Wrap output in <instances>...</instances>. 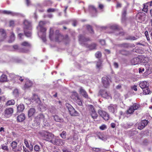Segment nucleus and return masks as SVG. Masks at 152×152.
<instances>
[{
  "label": "nucleus",
  "instance_id": "nucleus-1",
  "mask_svg": "<svg viewBox=\"0 0 152 152\" xmlns=\"http://www.w3.org/2000/svg\"><path fill=\"white\" fill-rule=\"evenodd\" d=\"M79 40L81 44L86 48H88L90 50H92L96 49V45L95 43H92L90 45H88L86 42L90 41L88 37H85L82 35H80L79 37Z\"/></svg>",
  "mask_w": 152,
  "mask_h": 152
},
{
  "label": "nucleus",
  "instance_id": "nucleus-2",
  "mask_svg": "<svg viewBox=\"0 0 152 152\" xmlns=\"http://www.w3.org/2000/svg\"><path fill=\"white\" fill-rule=\"evenodd\" d=\"M39 134L44 140L49 142H50L53 135L52 133L46 131H42L39 133Z\"/></svg>",
  "mask_w": 152,
  "mask_h": 152
},
{
  "label": "nucleus",
  "instance_id": "nucleus-3",
  "mask_svg": "<svg viewBox=\"0 0 152 152\" xmlns=\"http://www.w3.org/2000/svg\"><path fill=\"white\" fill-rule=\"evenodd\" d=\"M69 39L68 36L66 35L64 37L61 34L58 30L56 31L55 40L56 42H60L64 40H68Z\"/></svg>",
  "mask_w": 152,
  "mask_h": 152
},
{
  "label": "nucleus",
  "instance_id": "nucleus-4",
  "mask_svg": "<svg viewBox=\"0 0 152 152\" xmlns=\"http://www.w3.org/2000/svg\"><path fill=\"white\" fill-rule=\"evenodd\" d=\"M49 142L54 145L59 146H62L65 143L64 140L60 139L58 137L55 136L54 134Z\"/></svg>",
  "mask_w": 152,
  "mask_h": 152
},
{
  "label": "nucleus",
  "instance_id": "nucleus-5",
  "mask_svg": "<svg viewBox=\"0 0 152 152\" xmlns=\"http://www.w3.org/2000/svg\"><path fill=\"white\" fill-rule=\"evenodd\" d=\"M71 98L79 105H82V102L79 97L78 93L76 92L73 91L72 93Z\"/></svg>",
  "mask_w": 152,
  "mask_h": 152
},
{
  "label": "nucleus",
  "instance_id": "nucleus-6",
  "mask_svg": "<svg viewBox=\"0 0 152 152\" xmlns=\"http://www.w3.org/2000/svg\"><path fill=\"white\" fill-rule=\"evenodd\" d=\"M99 94L102 97L107 99H109L110 96V93L105 89H100L99 91Z\"/></svg>",
  "mask_w": 152,
  "mask_h": 152
},
{
  "label": "nucleus",
  "instance_id": "nucleus-7",
  "mask_svg": "<svg viewBox=\"0 0 152 152\" xmlns=\"http://www.w3.org/2000/svg\"><path fill=\"white\" fill-rule=\"evenodd\" d=\"M102 81L104 86L106 88H108L110 86V79L107 76L102 77Z\"/></svg>",
  "mask_w": 152,
  "mask_h": 152
},
{
  "label": "nucleus",
  "instance_id": "nucleus-8",
  "mask_svg": "<svg viewBox=\"0 0 152 152\" xmlns=\"http://www.w3.org/2000/svg\"><path fill=\"white\" fill-rule=\"evenodd\" d=\"M146 15L143 12H139L136 15V18L138 22H142L145 20Z\"/></svg>",
  "mask_w": 152,
  "mask_h": 152
},
{
  "label": "nucleus",
  "instance_id": "nucleus-9",
  "mask_svg": "<svg viewBox=\"0 0 152 152\" xmlns=\"http://www.w3.org/2000/svg\"><path fill=\"white\" fill-rule=\"evenodd\" d=\"M98 113L100 116L102 117L104 120L107 121L109 119V115L106 112L101 110H99Z\"/></svg>",
  "mask_w": 152,
  "mask_h": 152
},
{
  "label": "nucleus",
  "instance_id": "nucleus-10",
  "mask_svg": "<svg viewBox=\"0 0 152 152\" xmlns=\"http://www.w3.org/2000/svg\"><path fill=\"white\" fill-rule=\"evenodd\" d=\"M18 143L15 141H12L11 143V145L12 148V150L15 151H18L22 150L21 146H17Z\"/></svg>",
  "mask_w": 152,
  "mask_h": 152
},
{
  "label": "nucleus",
  "instance_id": "nucleus-11",
  "mask_svg": "<svg viewBox=\"0 0 152 152\" xmlns=\"http://www.w3.org/2000/svg\"><path fill=\"white\" fill-rule=\"evenodd\" d=\"M148 122V121L146 120L142 121L138 124L137 128L139 129L142 130L147 125Z\"/></svg>",
  "mask_w": 152,
  "mask_h": 152
},
{
  "label": "nucleus",
  "instance_id": "nucleus-12",
  "mask_svg": "<svg viewBox=\"0 0 152 152\" xmlns=\"http://www.w3.org/2000/svg\"><path fill=\"white\" fill-rule=\"evenodd\" d=\"M13 112V108L10 107L6 108L4 111V115L7 117L11 116Z\"/></svg>",
  "mask_w": 152,
  "mask_h": 152
},
{
  "label": "nucleus",
  "instance_id": "nucleus-13",
  "mask_svg": "<svg viewBox=\"0 0 152 152\" xmlns=\"http://www.w3.org/2000/svg\"><path fill=\"white\" fill-rule=\"evenodd\" d=\"M23 24L25 26L24 28L25 29H32L31 23L27 20H25L23 22Z\"/></svg>",
  "mask_w": 152,
  "mask_h": 152
},
{
  "label": "nucleus",
  "instance_id": "nucleus-14",
  "mask_svg": "<svg viewBox=\"0 0 152 152\" xmlns=\"http://www.w3.org/2000/svg\"><path fill=\"white\" fill-rule=\"evenodd\" d=\"M117 106L116 104H111L108 107V109L109 111L114 113L115 110H117Z\"/></svg>",
  "mask_w": 152,
  "mask_h": 152
},
{
  "label": "nucleus",
  "instance_id": "nucleus-15",
  "mask_svg": "<svg viewBox=\"0 0 152 152\" xmlns=\"http://www.w3.org/2000/svg\"><path fill=\"white\" fill-rule=\"evenodd\" d=\"M26 119V116L24 114L22 113L18 115L17 117V121L18 122H22Z\"/></svg>",
  "mask_w": 152,
  "mask_h": 152
},
{
  "label": "nucleus",
  "instance_id": "nucleus-16",
  "mask_svg": "<svg viewBox=\"0 0 152 152\" xmlns=\"http://www.w3.org/2000/svg\"><path fill=\"white\" fill-rule=\"evenodd\" d=\"M45 117L42 114H39L35 118V120L38 122L41 121H44L45 120Z\"/></svg>",
  "mask_w": 152,
  "mask_h": 152
},
{
  "label": "nucleus",
  "instance_id": "nucleus-17",
  "mask_svg": "<svg viewBox=\"0 0 152 152\" xmlns=\"http://www.w3.org/2000/svg\"><path fill=\"white\" fill-rule=\"evenodd\" d=\"M70 115L72 116H78L79 113L73 107L69 110Z\"/></svg>",
  "mask_w": 152,
  "mask_h": 152
},
{
  "label": "nucleus",
  "instance_id": "nucleus-18",
  "mask_svg": "<svg viewBox=\"0 0 152 152\" xmlns=\"http://www.w3.org/2000/svg\"><path fill=\"white\" fill-rule=\"evenodd\" d=\"M139 86L143 89L145 88H146L147 87H149V83L146 81H142L140 83Z\"/></svg>",
  "mask_w": 152,
  "mask_h": 152
},
{
  "label": "nucleus",
  "instance_id": "nucleus-19",
  "mask_svg": "<svg viewBox=\"0 0 152 152\" xmlns=\"http://www.w3.org/2000/svg\"><path fill=\"white\" fill-rule=\"evenodd\" d=\"M142 57L139 56L137 57L134 58V65L140 63L142 61Z\"/></svg>",
  "mask_w": 152,
  "mask_h": 152
},
{
  "label": "nucleus",
  "instance_id": "nucleus-20",
  "mask_svg": "<svg viewBox=\"0 0 152 152\" xmlns=\"http://www.w3.org/2000/svg\"><path fill=\"white\" fill-rule=\"evenodd\" d=\"M80 93L85 98H88V95L87 92L82 87H80Z\"/></svg>",
  "mask_w": 152,
  "mask_h": 152
},
{
  "label": "nucleus",
  "instance_id": "nucleus-21",
  "mask_svg": "<svg viewBox=\"0 0 152 152\" xmlns=\"http://www.w3.org/2000/svg\"><path fill=\"white\" fill-rule=\"evenodd\" d=\"M53 118L54 120L56 122H62L64 121V120L62 118L59 117V116L57 115H53Z\"/></svg>",
  "mask_w": 152,
  "mask_h": 152
},
{
  "label": "nucleus",
  "instance_id": "nucleus-22",
  "mask_svg": "<svg viewBox=\"0 0 152 152\" xmlns=\"http://www.w3.org/2000/svg\"><path fill=\"white\" fill-rule=\"evenodd\" d=\"M7 77L6 75L3 74L1 75L0 77V83L7 82Z\"/></svg>",
  "mask_w": 152,
  "mask_h": 152
},
{
  "label": "nucleus",
  "instance_id": "nucleus-23",
  "mask_svg": "<svg viewBox=\"0 0 152 152\" xmlns=\"http://www.w3.org/2000/svg\"><path fill=\"white\" fill-rule=\"evenodd\" d=\"M36 111L35 109L34 108H30L28 112V116L29 117L32 116L34 114Z\"/></svg>",
  "mask_w": 152,
  "mask_h": 152
},
{
  "label": "nucleus",
  "instance_id": "nucleus-24",
  "mask_svg": "<svg viewBox=\"0 0 152 152\" xmlns=\"http://www.w3.org/2000/svg\"><path fill=\"white\" fill-rule=\"evenodd\" d=\"M33 83L31 81L28 80L26 82L24 85V87L25 88H28L32 86Z\"/></svg>",
  "mask_w": 152,
  "mask_h": 152
},
{
  "label": "nucleus",
  "instance_id": "nucleus-25",
  "mask_svg": "<svg viewBox=\"0 0 152 152\" xmlns=\"http://www.w3.org/2000/svg\"><path fill=\"white\" fill-rule=\"evenodd\" d=\"M102 61L101 60L99 59L98 60L96 63V68L99 69L102 68Z\"/></svg>",
  "mask_w": 152,
  "mask_h": 152
},
{
  "label": "nucleus",
  "instance_id": "nucleus-26",
  "mask_svg": "<svg viewBox=\"0 0 152 152\" xmlns=\"http://www.w3.org/2000/svg\"><path fill=\"white\" fill-rule=\"evenodd\" d=\"M32 99L37 103H38L40 101L39 98V97L36 94H34L33 95L32 97Z\"/></svg>",
  "mask_w": 152,
  "mask_h": 152
},
{
  "label": "nucleus",
  "instance_id": "nucleus-27",
  "mask_svg": "<svg viewBox=\"0 0 152 152\" xmlns=\"http://www.w3.org/2000/svg\"><path fill=\"white\" fill-rule=\"evenodd\" d=\"M10 36V39L9 40V43H11L13 42L15 39V35L14 33L13 32L11 33Z\"/></svg>",
  "mask_w": 152,
  "mask_h": 152
},
{
  "label": "nucleus",
  "instance_id": "nucleus-28",
  "mask_svg": "<svg viewBox=\"0 0 152 152\" xmlns=\"http://www.w3.org/2000/svg\"><path fill=\"white\" fill-rule=\"evenodd\" d=\"M54 31L52 29L50 28L49 31V38L51 40H53L54 38Z\"/></svg>",
  "mask_w": 152,
  "mask_h": 152
},
{
  "label": "nucleus",
  "instance_id": "nucleus-29",
  "mask_svg": "<svg viewBox=\"0 0 152 152\" xmlns=\"http://www.w3.org/2000/svg\"><path fill=\"white\" fill-rule=\"evenodd\" d=\"M24 108V105L23 104H20L17 107L18 110L19 112L23 111Z\"/></svg>",
  "mask_w": 152,
  "mask_h": 152
},
{
  "label": "nucleus",
  "instance_id": "nucleus-30",
  "mask_svg": "<svg viewBox=\"0 0 152 152\" xmlns=\"http://www.w3.org/2000/svg\"><path fill=\"white\" fill-rule=\"evenodd\" d=\"M0 32L3 37V40L5 39L6 37V34L5 31L3 29H0Z\"/></svg>",
  "mask_w": 152,
  "mask_h": 152
},
{
  "label": "nucleus",
  "instance_id": "nucleus-31",
  "mask_svg": "<svg viewBox=\"0 0 152 152\" xmlns=\"http://www.w3.org/2000/svg\"><path fill=\"white\" fill-rule=\"evenodd\" d=\"M91 117L93 119H96L98 117V115L96 113V111L90 113Z\"/></svg>",
  "mask_w": 152,
  "mask_h": 152
},
{
  "label": "nucleus",
  "instance_id": "nucleus-32",
  "mask_svg": "<svg viewBox=\"0 0 152 152\" xmlns=\"http://www.w3.org/2000/svg\"><path fill=\"white\" fill-rule=\"evenodd\" d=\"M39 27V30L42 33V35L46 34V32L47 30V28L44 27Z\"/></svg>",
  "mask_w": 152,
  "mask_h": 152
},
{
  "label": "nucleus",
  "instance_id": "nucleus-33",
  "mask_svg": "<svg viewBox=\"0 0 152 152\" xmlns=\"http://www.w3.org/2000/svg\"><path fill=\"white\" fill-rule=\"evenodd\" d=\"M88 107L89 113L96 111L94 106L92 105H88Z\"/></svg>",
  "mask_w": 152,
  "mask_h": 152
},
{
  "label": "nucleus",
  "instance_id": "nucleus-34",
  "mask_svg": "<svg viewBox=\"0 0 152 152\" xmlns=\"http://www.w3.org/2000/svg\"><path fill=\"white\" fill-rule=\"evenodd\" d=\"M143 94L145 95L149 94L151 92V91L148 87H147L146 88H145L142 89Z\"/></svg>",
  "mask_w": 152,
  "mask_h": 152
},
{
  "label": "nucleus",
  "instance_id": "nucleus-35",
  "mask_svg": "<svg viewBox=\"0 0 152 152\" xmlns=\"http://www.w3.org/2000/svg\"><path fill=\"white\" fill-rule=\"evenodd\" d=\"M15 103L14 100L11 99L8 101L6 103V105L7 106H10V105H14Z\"/></svg>",
  "mask_w": 152,
  "mask_h": 152
},
{
  "label": "nucleus",
  "instance_id": "nucleus-36",
  "mask_svg": "<svg viewBox=\"0 0 152 152\" xmlns=\"http://www.w3.org/2000/svg\"><path fill=\"white\" fill-rule=\"evenodd\" d=\"M86 28L87 30L90 33L92 34H93L94 33V31L91 26L89 25H87Z\"/></svg>",
  "mask_w": 152,
  "mask_h": 152
},
{
  "label": "nucleus",
  "instance_id": "nucleus-37",
  "mask_svg": "<svg viewBox=\"0 0 152 152\" xmlns=\"http://www.w3.org/2000/svg\"><path fill=\"white\" fill-rule=\"evenodd\" d=\"M21 45L23 46L30 47L31 45L26 41H24L21 44Z\"/></svg>",
  "mask_w": 152,
  "mask_h": 152
},
{
  "label": "nucleus",
  "instance_id": "nucleus-38",
  "mask_svg": "<svg viewBox=\"0 0 152 152\" xmlns=\"http://www.w3.org/2000/svg\"><path fill=\"white\" fill-rule=\"evenodd\" d=\"M143 7L142 9V11L145 12H147L148 11V4H143Z\"/></svg>",
  "mask_w": 152,
  "mask_h": 152
},
{
  "label": "nucleus",
  "instance_id": "nucleus-39",
  "mask_svg": "<svg viewBox=\"0 0 152 152\" xmlns=\"http://www.w3.org/2000/svg\"><path fill=\"white\" fill-rule=\"evenodd\" d=\"M102 56L101 53L100 51H97L95 54V56L97 58H100Z\"/></svg>",
  "mask_w": 152,
  "mask_h": 152
},
{
  "label": "nucleus",
  "instance_id": "nucleus-40",
  "mask_svg": "<svg viewBox=\"0 0 152 152\" xmlns=\"http://www.w3.org/2000/svg\"><path fill=\"white\" fill-rule=\"evenodd\" d=\"M144 34L146 37L148 41V42H150V39L148 31H145L144 33Z\"/></svg>",
  "mask_w": 152,
  "mask_h": 152
},
{
  "label": "nucleus",
  "instance_id": "nucleus-41",
  "mask_svg": "<svg viewBox=\"0 0 152 152\" xmlns=\"http://www.w3.org/2000/svg\"><path fill=\"white\" fill-rule=\"evenodd\" d=\"M121 53L122 54L124 55H129L130 53L129 51L125 50H122L121 51Z\"/></svg>",
  "mask_w": 152,
  "mask_h": 152
},
{
  "label": "nucleus",
  "instance_id": "nucleus-42",
  "mask_svg": "<svg viewBox=\"0 0 152 152\" xmlns=\"http://www.w3.org/2000/svg\"><path fill=\"white\" fill-rule=\"evenodd\" d=\"M46 24V22L45 21H40L39 22L38 26L39 27H44L43 26Z\"/></svg>",
  "mask_w": 152,
  "mask_h": 152
},
{
  "label": "nucleus",
  "instance_id": "nucleus-43",
  "mask_svg": "<svg viewBox=\"0 0 152 152\" xmlns=\"http://www.w3.org/2000/svg\"><path fill=\"white\" fill-rule=\"evenodd\" d=\"M66 132L65 131H63L60 134V136L63 139H65L66 137Z\"/></svg>",
  "mask_w": 152,
  "mask_h": 152
},
{
  "label": "nucleus",
  "instance_id": "nucleus-44",
  "mask_svg": "<svg viewBox=\"0 0 152 152\" xmlns=\"http://www.w3.org/2000/svg\"><path fill=\"white\" fill-rule=\"evenodd\" d=\"M133 113V106H131L127 110V114H132Z\"/></svg>",
  "mask_w": 152,
  "mask_h": 152
},
{
  "label": "nucleus",
  "instance_id": "nucleus-45",
  "mask_svg": "<svg viewBox=\"0 0 152 152\" xmlns=\"http://www.w3.org/2000/svg\"><path fill=\"white\" fill-rule=\"evenodd\" d=\"M1 148L4 150H6V151H8L9 149L8 148L7 145H4V144L1 145Z\"/></svg>",
  "mask_w": 152,
  "mask_h": 152
},
{
  "label": "nucleus",
  "instance_id": "nucleus-46",
  "mask_svg": "<svg viewBox=\"0 0 152 152\" xmlns=\"http://www.w3.org/2000/svg\"><path fill=\"white\" fill-rule=\"evenodd\" d=\"M25 35L27 37H30L31 35V33L30 31H24Z\"/></svg>",
  "mask_w": 152,
  "mask_h": 152
},
{
  "label": "nucleus",
  "instance_id": "nucleus-47",
  "mask_svg": "<svg viewBox=\"0 0 152 152\" xmlns=\"http://www.w3.org/2000/svg\"><path fill=\"white\" fill-rule=\"evenodd\" d=\"M111 29L113 30H118L119 29V26L116 25H113L110 26Z\"/></svg>",
  "mask_w": 152,
  "mask_h": 152
},
{
  "label": "nucleus",
  "instance_id": "nucleus-48",
  "mask_svg": "<svg viewBox=\"0 0 152 152\" xmlns=\"http://www.w3.org/2000/svg\"><path fill=\"white\" fill-rule=\"evenodd\" d=\"M34 149L36 151H39L40 150V148L39 146L38 145H36L34 147Z\"/></svg>",
  "mask_w": 152,
  "mask_h": 152
},
{
  "label": "nucleus",
  "instance_id": "nucleus-49",
  "mask_svg": "<svg viewBox=\"0 0 152 152\" xmlns=\"http://www.w3.org/2000/svg\"><path fill=\"white\" fill-rule=\"evenodd\" d=\"M89 9L90 10H92L94 11L95 12H97V10L96 8L93 5H91L89 7Z\"/></svg>",
  "mask_w": 152,
  "mask_h": 152
},
{
  "label": "nucleus",
  "instance_id": "nucleus-50",
  "mask_svg": "<svg viewBox=\"0 0 152 152\" xmlns=\"http://www.w3.org/2000/svg\"><path fill=\"white\" fill-rule=\"evenodd\" d=\"M140 107V105L137 103L134 104V110L137 109Z\"/></svg>",
  "mask_w": 152,
  "mask_h": 152
},
{
  "label": "nucleus",
  "instance_id": "nucleus-51",
  "mask_svg": "<svg viewBox=\"0 0 152 152\" xmlns=\"http://www.w3.org/2000/svg\"><path fill=\"white\" fill-rule=\"evenodd\" d=\"M15 21L13 20H11L9 21V26L10 27H14L15 26Z\"/></svg>",
  "mask_w": 152,
  "mask_h": 152
},
{
  "label": "nucleus",
  "instance_id": "nucleus-52",
  "mask_svg": "<svg viewBox=\"0 0 152 152\" xmlns=\"http://www.w3.org/2000/svg\"><path fill=\"white\" fill-rule=\"evenodd\" d=\"M46 36V34L42 35L41 36V38L42 39V40L44 42H45L47 41Z\"/></svg>",
  "mask_w": 152,
  "mask_h": 152
},
{
  "label": "nucleus",
  "instance_id": "nucleus-53",
  "mask_svg": "<svg viewBox=\"0 0 152 152\" xmlns=\"http://www.w3.org/2000/svg\"><path fill=\"white\" fill-rule=\"evenodd\" d=\"M66 105L68 110H69L70 109L73 107L71 104L68 103H66Z\"/></svg>",
  "mask_w": 152,
  "mask_h": 152
},
{
  "label": "nucleus",
  "instance_id": "nucleus-54",
  "mask_svg": "<svg viewBox=\"0 0 152 152\" xmlns=\"http://www.w3.org/2000/svg\"><path fill=\"white\" fill-rule=\"evenodd\" d=\"M62 151L63 152H72L71 151H70V150L67 148H64L62 149Z\"/></svg>",
  "mask_w": 152,
  "mask_h": 152
},
{
  "label": "nucleus",
  "instance_id": "nucleus-55",
  "mask_svg": "<svg viewBox=\"0 0 152 152\" xmlns=\"http://www.w3.org/2000/svg\"><path fill=\"white\" fill-rule=\"evenodd\" d=\"M107 127L104 124H103L99 127V128L101 130H104L106 129Z\"/></svg>",
  "mask_w": 152,
  "mask_h": 152
},
{
  "label": "nucleus",
  "instance_id": "nucleus-56",
  "mask_svg": "<svg viewBox=\"0 0 152 152\" xmlns=\"http://www.w3.org/2000/svg\"><path fill=\"white\" fill-rule=\"evenodd\" d=\"M55 11V9L54 8H50L47 10L48 12H53Z\"/></svg>",
  "mask_w": 152,
  "mask_h": 152
},
{
  "label": "nucleus",
  "instance_id": "nucleus-57",
  "mask_svg": "<svg viewBox=\"0 0 152 152\" xmlns=\"http://www.w3.org/2000/svg\"><path fill=\"white\" fill-rule=\"evenodd\" d=\"M92 149L93 151L96 152H99L101 151L100 148H93Z\"/></svg>",
  "mask_w": 152,
  "mask_h": 152
},
{
  "label": "nucleus",
  "instance_id": "nucleus-58",
  "mask_svg": "<svg viewBox=\"0 0 152 152\" xmlns=\"http://www.w3.org/2000/svg\"><path fill=\"white\" fill-rule=\"evenodd\" d=\"M3 12L5 14H11L12 15V12L10 11H7L6 10H4L3 11Z\"/></svg>",
  "mask_w": 152,
  "mask_h": 152
},
{
  "label": "nucleus",
  "instance_id": "nucleus-59",
  "mask_svg": "<svg viewBox=\"0 0 152 152\" xmlns=\"http://www.w3.org/2000/svg\"><path fill=\"white\" fill-rule=\"evenodd\" d=\"M24 143L27 147H29L28 142L27 140L26 139L24 140Z\"/></svg>",
  "mask_w": 152,
  "mask_h": 152
},
{
  "label": "nucleus",
  "instance_id": "nucleus-60",
  "mask_svg": "<svg viewBox=\"0 0 152 152\" xmlns=\"http://www.w3.org/2000/svg\"><path fill=\"white\" fill-rule=\"evenodd\" d=\"M100 44L102 45H104L105 44V42L104 40L102 39L99 41Z\"/></svg>",
  "mask_w": 152,
  "mask_h": 152
},
{
  "label": "nucleus",
  "instance_id": "nucleus-61",
  "mask_svg": "<svg viewBox=\"0 0 152 152\" xmlns=\"http://www.w3.org/2000/svg\"><path fill=\"white\" fill-rule=\"evenodd\" d=\"M120 46L121 47L127 48L128 46V44L126 43H123L121 44Z\"/></svg>",
  "mask_w": 152,
  "mask_h": 152
},
{
  "label": "nucleus",
  "instance_id": "nucleus-62",
  "mask_svg": "<svg viewBox=\"0 0 152 152\" xmlns=\"http://www.w3.org/2000/svg\"><path fill=\"white\" fill-rule=\"evenodd\" d=\"M12 47L15 50H18L19 49V46L18 45H13Z\"/></svg>",
  "mask_w": 152,
  "mask_h": 152
},
{
  "label": "nucleus",
  "instance_id": "nucleus-63",
  "mask_svg": "<svg viewBox=\"0 0 152 152\" xmlns=\"http://www.w3.org/2000/svg\"><path fill=\"white\" fill-rule=\"evenodd\" d=\"M126 11L125 9L123 11L122 13V16H126Z\"/></svg>",
  "mask_w": 152,
  "mask_h": 152
},
{
  "label": "nucleus",
  "instance_id": "nucleus-64",
  "mask_svg": "<svg viewBox=\"0 0 152 152\" xmlns=\"http://www.w3.org/2000/svg\"><path fill=\"white\" fill-rule=\"evenodd\" d=\"M113 65L115 68H117L118 67V64L116 62H114L113 63Z\"/></svg>",
  "mask_w": 152,
  "mask_h": 152
}]
</instances>
